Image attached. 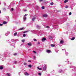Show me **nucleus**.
Wrapping results in <instances>:
<instances>
[{
	"mask_svg": "<svg viewBox=\"0 0 76 76\" xmlns=\"http://www.w3.org/2000/svg\"><path fill=\"white\" fill-rule=\"evenodd\" d=\"M43 0H39L40 1H42Z\"/></svg>",
	"mask_w": 76,
	"mask_h": 76,
	"instance_id": "49",
	"label": "nucleus"
},
{
	"mask_svg": "<svg viewBox=\"0 0 76 76\" xmlns=\"http://www.w3.org/2000/svg\"><path fill=\"white\" fill-rule=\"evenodd\" d=\"M8 42H9V43H10V42H9V40H8Z\"/></svg>",
	"mask_w": 76,
	"mask_h": 76,
	"instance_id": "45",
	"label": "nucleus"
},
{
	"mask_svg": "<svg viewBox=\"0 0 76 76\" xmlns=\"http://www.w3.org/2000/svg\"><path fill=\"white\" fill-rule=\"evenodd\" d=\"M0 26H3V24H0Z\"/></svg>",
	"mask_w": 76,
	"mask_h": 76,
	"instance_id": "39",
	"label": "nucleus"
},
{
	"mask_svg": "<svg viewBox=\"0 0 76 76\" xmlns=\"http://www.w3.org/2000/svg\"><path fill=\"white\" fill-rule=\"evenodd\" d=\"M47 53H51V51L49 50H46Z\"/></svg>",
	"mask_w": 76,
	"mask_h": 76,
	"instance_id": "2",
	"label": "nucleus"
},
{
	"mask_svg": "<svg viewBox=\"0 0 76 76\" xmlns=\"http://www.w3.org/2000/svg\"><path fill=\"white\" fill-rule=\"evenodd\" d=\"M39 35H41V33H38Z\"/></svg>",
	"mask_w": 76,
	"mask_h": 76,
	"instance_id": "52",
	"label": "nucleus"
},
{
	"mask_svg": "<svg viewBox=\"0 0 76 76\" xmlns=\"http://www.w3.org/2000/svg\"><path fill=\"white\" fill-rule=\"evenodd\" d=\"M65 53H66V56H67V55L69 54V53H68V52H66V51H65Z\"/></svg>",
	"mask_w": 76,
	"mask_h": 76,
	"instance_id": "29",
	"label": "nucleus"
},
{
	"mask_svg": "<svg viewBox=\"0 0 76 76\" xmlns=\"http://www.w3.org/2000/svg\"><path fill=\"white\" fill-rule=\"evenodd\" d=\"M23 37H26V34H23Z\"/></svg>",
	"mask_w": 76,
	"mask_h": 76,
	"instance_id": "28",
	"label": "nucleus"
},
{
	"mask_svg": "<svg viewBox=\"0 0 76 76\" xmlns=\"http://www.w3.org/2000/svg\"><path fill=\"white\" fill-rule=\"evenodd\" d=\"M62 51H64V50H65V51H66V49H62Z\"/></svg>",
	"mask_w": 76,
	"mask_h": 76,
	"instance_id": "42",
	"label": "nucleus"
},
{
	"mask_svg": "<svg viewBox=\"0 0 76 76\" xmlns=\"http://www.w3.org/2000/svg\"><path fill=\"white\" fill-rule=\"evenodd\" d=\"M16 35H17V33L15 32L14 33V36H16Z\"/></svg>",
	"mask_w": 76,
	"mask_h": 76,
	"instance_id": "19",
	"label": "nucleus"
},
{
	"mask_svg": "<svg viewBox=\"0 0 76 76\" xmlns=\"http://www.w3.org/2000/svg\"><path fill=\"white\" fill-rule=\"evenodd\" d=\"M68 6H66V7H65V8H66V9H67V8H68Z\"/></svg>",
	"mask_w": 76,
	"mask_h": 76,
	"instance_id": "36",
	"label": "nucleus"
},
{
	"mask_svg": "<svg viewBox=\"0 0 76 76\" xmlns=\"http://www.w3.org/2000/svg\"><path fill=\"white\" fill-rule=\"evenodd\" d=\"M61 72H62V70L60 69L58 72H59V73H61Z\"/></svg>",
	"mask_w": 76,
	"mask_h": 76,
	"instance_id": "15",
	"label": "nucleus"
},
{
	"mask_svg": "<svg viewBox=\"0 0 76 76\" xmlns=\"http://www.w3.org/2000/svg\"><path fill=\"white\" fill-rule=\"evenodd\" d=\"M28 62H31V61H28Z\"/></svg>",
	"mask_w": 76,
	"mask_h": 76,
	"instance_id": "50",
	"label": "nucleus"
},
{
	"mask_svg": "<svg viewBox=\"0 0 76 76\" xmlns=\"http://www.w3.org/2000/svg\"><path fill=\"white\" fill-rule=\"evenodd\" d=\"M22 42H25V40L24 39H23L22 40H21Z\"/></svg>",
	"mask_w": 76,
	"mask_h": 76,
	"instance_id": "33",
	"label": "nucleus"
},
{
	"mask_svg": "<svg viewBox=\"0 0 76 76\" xmlns=\"http://www.w3.org/2000/svg\"><path fill=\"white\" fill-rule=\"evenodd\" d=\"M69 15V16L71 15H72V12H70Z\"/></svg>",
	"mask_w": 76,
	"mask_h": 76,
	"instance_id": "34",
	"label": "nucleus"
},
{
	"mask_svg": "<svg viewBox=\"0 0 76 76\" xmlns=\"http://www.w3.org/2000/svg\"><path fill=\"white\" fill-rule=\"evenodd\" d=\"M27 45H29V46H32V44L31 43H28L27 44Z\"/></svg>",
	"mask_w": 76,
	"mask_h": 76,
	"instance_id": "8",
	"label": "nucleus"
},
{
	"mask_svg": "<svg viewBox=\"0 0 76 76\" xmlns=\"http://www.w3.org/2000/svg\"><path fill=\"white\" fill-rule=\"evenodd\" d=\"M26 32H28V31H26Z\"/></svg>",
	"mask_w": 76,
	"mask_h": 76,
	"instance_id": "53",
	"label": "nucleus"
},
{
	"mask_svg": "<svg viewBox=\"0 0 76 76\" xmlns=\"http://www.w3.org/2000/svg\"><path fill=\"white\" fill-rule=\"evenodd\" d=\"M46 69H47V67L46 66H45L43 68V70H46Z\"/></svg>",
	"mask_w": 76,
	"mask_h": 76,
	"instance_id": "3",
	"label": "nucleus"
},
{
	"mask_svg": "<svg viewBox=\"0 0 76 76\" xmlns=\"http://www.w3.org/2000/svg\"><path fill=\"white\" fill-rule=\"evenodd\" d=\"M71 67L72 68H74V69H76V67H75V66H72Z\"/></svg>",
	"mask_w": 76,
	"mask_h": 76,
	"instance_id": "23",
	"label": "nucleus"
},
{
	"mask_svg": "<svg viewBox=\"0 0 76 76\" xmlns=\"http://www.w3.org/2000/svg\"><path fill=\"white\" fill-rule=\"evenodd\" d=\"M27 10H24V12H26V11H27Z\"/></svg>",
	"mask_w": 76,
	"mask_h": 76,
	"instance_id": "44",
	"label": "nucleus"
},
{
	"mask_svg": "<svg viewBox=\"0 0 76 76\" xmlns=\"http://www.w3.org/2000/svg\"><path fill=\"white\" fill-rule=\"evenodd\" d=\"M51 47H54L55 46V45H53V44H51Z\"/></svg>",
	"mask_w": 76,
	"mask_h": 76,
	"instance_id": "20",
	"label": "nucleus"
},
{
	"mask_svg": "<svg viewBox=\"0 0 76 76\" xmlns=\"http://www.w3.org/2000/svg\"><path fill=\"white\" fill-rule=\"evenodd\" d=\"M23 29V28H21L18 29V30H19V31H20V30H22Z\"/></svg>",
	"mask_w": 76,
	"mask_h": 76,
	"instance_id": "16",
	"label": "nucleus"
},
{
	"mask_svg": "<svg viewBox=\"0 0 76 76\" xmlns=\"http://www.w3.org/2000/svg\"><path fill=\"white\" fill-rule=\"evenodd\" d=\"M9 34H10V32L9 31H7L5 33V35L6 36H7Z\"/></svg>",
	"mask_w": 76,
	"mask_h": 76,
	"instance_id": "1",
	"label": "nucleus"
},
{
	"mask_svg": "<svg viewBox=\"0 0 76 76\" xmlns=\"http://www.w3.org/2000/svg\"><path fill=\"white\" fill-rule=\"evenodd\" d=\"M27 16V15H26V14H25V15H24V16Z\"/></svg>",
	"mask_w": 76,
	"mask_h": 76,
	"instance_id": "46",
	"label": "nucleus"
},
{
	"mask_svg": "<svg viewBox=\"0 0 76 76\" xmlns=\"http://www.w3.org/2000/svg\"><path fill=\"white\" fill-rule=\"evenodd\" d=\"M14 56H16V55H17V53H14Z\"/></svg>",
	"mask_w": 76,
	"mask_h": 76,
	"instance_id": "40",
	"label": "nucleus"
},
{
	"mask_svg": "<svg viewBox=\"0 0 76 76\" xmlns=\"http://www.w3.org/2000/svg\"><path fill=\"white\" fill-rule=\"evenodd\" d=\"M36 7H38V6H37Z\"/></svg>",
	"mask_w": 76,
	"mask_h": 76,
	"instance_id": "58",
	"label": "nucleus"
},
{
	"mask_svg": "<svg viewBox=\"0 0 76 76\" xmlns=\"http://www.w3.org/2000/svg\"><path fill=\"white\" fill-rule=\"evenodd\" d=\"M75 39V37H74L72 38L71 39V40H72V41H73V40H74V39Z\"/></svg>",
	"mask_w": 76,
	"mask_h": 76,
	"instance_id": "12",
	"label": "nucleus"
},
{
	"mask_svg": "<svg viewBox=\"0 0 76 76\" xmlns=\"http://www.w3.org/2000/svg\"><path fill=\"white\" fill-rule=\"evenodd\" d=\"M58 67H59V66H59V65H58Z\"/></svg>",
	"mask_w": 76,
	"mask_h": 76,
	"instance_id": "60",
	"label": "nucleus"
},
{
	"mask_svg": "<svg viewBox=\"0 0 76 76\" xmlns=\"http://www.w3.org/2000/svg\"><path fill=\"white\" fill-rule=\"evenodd\" d=\"M23 34H25V33H26V31H24L23 32Z\"/></svg>",
	"mask_w": 76,
	"mask_h": 76,
	"instance_id": "51",
	"label": "nucleus"
},
{
	"mask_svg": "<svg viewBox=\"0 0 76 76\" xmlns=\"http://www.w3.org/2000/svg\"><path fill=\"white\" fill-rule=\"evenodd\" d=\"M24 75L25 76H29V74L27 72H25Z\"/></svg>",
	"mask_w": 76,
	"mask_h": 76,
	"instance_id": "4",
	"label": "nucleus"
},
{
	"mask_svg": "<svg viewBox=\"0 0 76 76\" xmlns=\"http://www.w3.org/2000/svg\"><path fill=\"white\" fill-rule=\"evenodd\" d=\"M14 64H16V63H17V61H14Z\"/></svg>",
	"mask_w": 76,
	"mask_h": 76,
	"instance_id": "22",
	"label": "nucleus"
},
{
	"mask_svg": "<svg viewBox=\"0 0 76 76\" xmlns=\"http://www.w3.org/2000/svg\"><path fill=\"white\" fill-rule=\"evenodd\" d=\"M36 18V16H35V17H34V18H33L32 19V21H33V22H34V21L35 20V19Z\"/></svg>",
	"mask_w": 76,
	"mask_h": 76,
	"instance_id": "5",
	"label": "nucleus"
},
{
	"mask_svg": "<svg viewBox=\"0 0 76 76\" xmlns=\"http://www.w3.org/2000/svg\"><path fill=\"white\" fill-rule=\"evenodd\" d=\"M45 40H46V39L45 38H43L42 39V41H45Z\"/></svg>",
	"mask_w": 76,
	"mask_h": 76,
	"instance_id": "9",
	"label": "nucleus"
},
{
	"mask_svg": "<svg viewBox=\"0 0 76 76\" xmlns=\"http://www.w3.org/2000/svg\"><path fill=\"white\" fill-rule=\"evenodd\" d=\"M36 27L37 28H40V26H39L38 25H37L36 26Z\"/></svg>",
	"mask_w": 76,
	"mask_h": 76,
	"instance_id": "17",
	"label": "nucleus"
},
{
	"mask_svg": "<svg viewBox=\"0 0 76 76\" xmlns=\"http://www.w3.org/2000/svg\"><path fill=\"white\" fill-rule=\"evenodd\" d=\"M4 10H6V9H5V8H4Z\"/></svg>",
	"mask_w": 76,
	"mask_h": 76,
	"instance_id": "55",
	"label": "nucleus"
},
{
	"mask_svg": "<svg viewBox=\"0 0 76 76\" xmlns=\"http://www.w3.org/2000/svg\"><path fill=\"white\" fill-rule=\"evenodd\" d=\"M6 54H7L6 53H4V55H6Z\"/></svg>",
	"mask_w": 76,
	"mask_h": 76,
	"instance_id": "47",
	"label": "nucleus"
},
{
	"mask_svg": "<svg viewBox=\"0 0 76 76\" xmlns=\"http://www.w3.org/2000/svg\"><path fill=\"white\" fill-rule=\"evenodd\" d=\"M38 45H39V44H40V43H39V42H38Z\"/></svg>",
	"mask_w": 76,
	"mask_h": 76,
	"instance_id": "43",
	"label": "nucleus"
},
{
	"mask_svg": "<svg viewBox=\"0 0 76 76\" xmlns=\"http://www.w3.org/2000/svg\"><path fill=\"white\" fill-rule=\"evenodd\" d=\"M1 4V2H0V5Z\"/></svg>",
	"mask_w": 76,
	"mask_h": 76,
	"instance_id": "57",
	"label": "nucleus"
},
{
	"mask_svg": "<svg viewBox=\"0 0 76 76\" xmlns=\"http://www.w3.org/2000/svg\"><path fill=\"white\" fill-rule=\"evenodd\" d=\"M69 63V61H68V62H67V63H68V64Z\"/></svg>",
	"mask_w": 76,
	"mask_h": 76,
	"instance_id": "56",
	"label": "nucleus"
},
{
	"mask_svg": "<svg viewBox=\"0 0 76 76\" xmlns=\"http://www.w3.org/2000/svg\"><path fill=\"white\" fill-rule=\"evenodd\" d=\"M7 76H11V75H10V73H7Z\"/></svg>",
	"mask_w": 76,
	"mask_h": 76,
	"instance_id": "10",
	"label": "nucleus"
},
{
	"mask_svg": "<svg viewBox=\"0 0 76 76\" xmlns=\"http://www.w3.org/2000/svg\"><path fill=\"white\" fill-rule=\"evenodd\" d=\"M68 1H69V0H65L64 1V3H67V2Z\"/></svg>",
	"mask_w": 76,
	"mask_h": 76,
	"instance_id": "18",
	"label": "nucleus"
},
{
	"mask_svg": "<svg viewBox=\"0 0 76 76\" xmlns=\"http://www.w3.org/2000/svg\"><path fill=\"white\" fill-rule=\"evenodd\" d=\"M51 5H53V3L52 2L50 3Z\"/></svg>",
	"mask_w": 76,
	"mask_h": 76,
	"instance_id": "37",
	"label": "nucleus"
},
{
	"mask_svg": "<svg viewBox=\"0 0 76 76\" xmlns=\"http://www.w3.org/2000/svg\"><path fill=\"white\" fill-rule=\"evenodd\" d=\"M42 9H44V7L42 6Z\"/></svg>",
	"mask_w": 76,
	"mask_h": 76,
	"instance_id": "32",
	"label": "nucleus"
},
{
	"mask_svg": "<svg viewBox=\"0 0 76 76\" xmlns=\"http://www.w3.org/2000/svg\"><path fill=\"white\" fill-rule=\"evenodd\" d=\"M23 21H25V20H26V17L25 16H24L23 18Z\"/></svg>",
	"mask_w": 76,
	"mask_h": 76,
	"instance_id": "6",
	"label": "nucleus"
},
{
	"mask_svg": "<svg viewBox=\"0 0 76 76\" xmlns=\"http://www.w3.org/2000/svg\"><path fill=\"white\" fill-rule=\"evenodd\" d=\"M24 65H26V63H24Z\"/></svg>",
	"mask_w": 76,
	"mask_h": 76,
	"instance_id": "41",
	"label": "nucleus"
},
{
	"mask_svg": "<svg viewBox=\"0 0 76 76\" xmlns=\"http://www.w3.org/2000/svg\"><path fill=\"white\" fill-rule=\"evenodd\" d=\"M1 13V11L0 10V13Z\"/></svg>",
	"mask_w": 76,
	"mask_h": 76,
	"instance_id": "54",
	"label": "nucleus"
},
{
	"mask_svg": "<svg viewBox=\"0 0 76 76\" xmlns=\"http://www.w3.org/2000/svg\"><path fill=\"white\" fill-rule=\"evenodd\" d=\"M11 41L12 42H14L15 41V39H12L11 40Z\"/></svg>",
	"mask_w": 76,
	"mask_h": 76,
	"instance_id": "30",
	"label": "nucleus"
},
{
	"mask_svg": "<svg viewBox=\"0 0 76 76\" xmlns=\"http://www.w3.org/2000/svg\"><path fill=\"white\" fill-rule=\"evenodd\" d=\"M0 70H2V69H3V67L2 66H0Z\"/></svg>",
	"mask_w": 76,
	"mask_h": 76,
	"instance_id": "13",
	"label": "nucleus"
},
{
	"mask_svg": "<svg viewBox=\"0 0 76 76\" xmlns=\"http://www.w3.org/2000/svg\"><path fill=\"white\" fill-rule=\"evenodd\" d=\"M34 59H35V56H34Z\"/></svg>",
	"mask_w": 76,
	"mask_h": 76,
	"instance_id": "48",
	"label": "nucleus"
},
{
	"mask_svg": "<svg viewBox=\"0 0 76 76\" xmlns=\"http://www.w3.org/2000/svg\"><path fill=\"white\" fill-rule=\"evenodd\" d=\"M28 67H30V68L32 67V66H31V65H28Z\"/></svg>",
	"mask_w": 76,
	"mask_h": 76,
	"instance_id": "26",
	"label": "nucleus"
},
{
	"mask_svg": "<svg viewBox=\"0 0 76 76\" xmlns=\"http://www.w3.org/2000/svg\"><path fill=\"white\" fill-rule=\"evenodd\" d=\"M37 68L38 70H41V68H39V67H37Z\"/></svg>",
	"mask_w": 76,
	"mask_h": 76,
	"instance_id": "14",
	"label": "nucleus"
},
{
	"mask_svg": "<svg viewBox=\"0 0 76 76\" xmlns=\"http://www.w3.org/2000/svg\"><path fill=\"white\" fill-rule=\"evenodd\" d=\"M33 53H34V54H36V53H37L35 51H33Z\"/></svg>",
	"mask_w": 76,
	"mask_h": 76,
	"instance_id": "35",
	"label": "nucleus"
},
{
	"mask_svg": "<svg viewBox=\"0 0 76 76\" xmlns=\"http://www.w3.org/2000/svg\"><path fill=\"white\" fill-rule=\"evenodd\" d=\"M11 10L12 11H13V8H11Z\"/></svg>",
	"mask_w": 76,
	"mask_h": 76,
	"instance_id": "38",
	"label": "nucleus"
},
{
	"mask_svg": "<svg viewBox=\"0 0 76 76\" xmlns=\"http://www.w3.org/2000/svg\"><path fill=\"white\" fill-rule=\"evenodd\" d=\"M20 3H23V1L21 0L20 1Z\"/></svg>",
	"mask_w": 76,
	"mask_h": 76,
	"instance_id": "27",
	"label": "nucleus"
},
{
	"mask_svg": "<svg viewBox=\"0 0 76 76\" xmlns=\"http://www.w3.org/2000/svg\"><path fill=\"white\" fill-rule=\"evenodd\" d=\"M38 75H40V76H41V73L40 72L38 73Z\"/></svg>",
	"mask_w": 76,
	"mask_h": 76,
	"instance_id": "24",
	"label": "nucleus"
},
{
	"mask_svg": "<svg viewBox=\"0 0 76 76\" xmlns=\"http://www.w3.org/2000/svg\"><path fill=\"white\" fill-rule=\"evenodd\" d=\"M56 53H58V51H57V52L56 51Z\"/></svg>",
	"mask_w": 76,
	"mask_h": 76,
	"instance_id": "59",
	"label": "nucleus"
},
{
	"mask_svg": "<svg viewBox=\"0 0 76 76\" xmlns=\"http://www.w3.org/2000/svg\"><path fill=\"white\" fill-rule=\"evenodd\" d=\"M6 23H7V22L6 21H4L3 23V25H5V24H6Z\"/></svg>",
	"mask_w": 76,
	"mask_h": 76,
	"instance_id": "11",
	"label": "nucleus"
},
{
	"mask_svg": "<svg viewBox=\"0 0 76 76\" xmlns=\"http://www.w3.org/2000/svg\"><path fill=\"white\" fill-rule=\"evenodd\" d=\"M46 28H48V29L49 28H50V27L48 26H46Z\"/></svg>",
	"mask_w": 76,
	"mask_h": 76,
	"instance_id": "31",
	"label": "nucleus"
},
{
	"mask_svg": "<svg viewBox=\"0 0 76 76\" xmlns=\"http://www.w3.org/2000/svg\"><path fill=\"white\" fill-rule=\"evenodd\" d=\"M47 16H48V15H47V14H44L43 15V17H45V18H46V17H47Z\"/></svg>",
	"mask_w": 76,
	"mask_h": 76,
	"instance_id": "7",
	"label": "nucleus"
},
{
	"mask_svg": "<svg viewBox=\"0 0 76 76\" xmlns=\"http://www.w3.org/2000/svg\"><path fill=\"white\" fill-rule=\"evenodd\" d=\"M63 42H63V40L61 41L60 43L61 44H63Z\"/></svg>",
	"mask_w": 76,
	"mask_h": 76,
	"instance_id": "21",
	"label": "nucleus"
},
{
	"mask_svg": "<svg viewBox=\"0 0 76 76\" xmlns=\"http://www.w3.org/2000/svg\"><path fill=\"white\" fill-rule=\"evenodd\" d=\"M33 40H34V41H37V39H33Z\"/></svg>",
	"mask_w": 76,
	"mask_h": 76,
	"instance_id": "25",
	"label": "nucleus"
}]
</instances>
